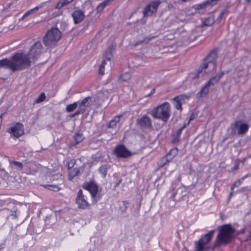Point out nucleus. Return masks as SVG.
I'll list each match as a JSON object with an SVG mask.
<instances>
[{
	"mask_svg": "<svg viewBox=\"0 0 251 251\" xmlns=\"http://www.w3.org/2000/svg\"><path fill=\"white\" fill-rule=\"evenodd\" d=\"M42 50L41 42H36L28 53L18 52L13 54L9 59L5 58L0 60V68L8 69L12 72L25 70L36 62Z\"/></svg>",
	"mask_w": 251,
	"mask_h": 251,
	"instance_id": "nucleus-1",
	"label": "nucleus"
},
{
	"mask_svg": "<svg viewBox=\"0 0 251 251\" xmlns=\"http://www.w3.org/2000/svg\"><path fill=\"white\" fill-rule=\"evenodd\" d=\"M235 232L230 224H225L219 227L218 234L216 238L218 246L226 245L231 242Z\"/></svg>",
	"mask_w": 251,
	"mask_h": 251,
	"instance_id": "nucleus-2",
	"label": "nucleus"
},
{
	"mask_svg": "<svg viewBox=\"0 0 251 251\" xmlns=\"http://www.w3.org/2000/svg\"><path fill=\"white\" fill-rule=\"evenodd\" d=\"M151 114L154 118L161 120L166 123L171 116L170 104L165 102L154 107L151 111Z\"/></svg>",
	"mask_w": 251,
	"mask_h": 251,
	"instance_id": "nucleus-3",
	"label": "nucleus"
},
{
	"mask_svg": "<svg viewBox=\"0 0 251 251\" xmlns=\"http://www.w3.org/2000/svg\"><path fill=\"white\" fill-rule=\"evenodd\" d=\"M217 52L215 50H212L206 57L204 59L202 64L198 68L196 76L194 78H198L202 77L206 73L209 64L215 65L216 62Z\"/></svg>",
	"mask_w": 251,
	"mask_h": 251,
	"instance_id": "nucleus-4",
	"label": "nucleus"
},
{
	"mask_svg": "<svg viewBox=\"0 0 251 251\" xmlns=\"http://www.w3.org/2000/svg\"><path fill=\"white\" fill-rule=\"evenodd\" d=\"M62 33L56 27L50 29L45 34L43 42L46 47L48 48L54 46L61 38Z\"/></svg>",
	"mask_w": 251,
	"mask_h": 251,
	"instance_id": "nucleus-5",
	"label": "nucleus"
},
{
	"mask_svg": "<svg viewBox=\"0 0 251 251\" xmlns=\"http://www.w3.org/2000/svg\"><path fill=\"white\" fill-rule=\"evenodd\" d=\"M214 232V230H210L208 233L202 235L198 241H195V251H204L205 246L210 242Z\"/></svg>",
	"mask_w": 251,
	"mask_h": 251,
	"instance_id": "nucleus-6",
	"label": "nucleus"
},
{
	"mask_svg": "<svg viewBox=\"0 0 251 251\" xmlns=\"http://www.w3.org/2000/svg\"><path fill=\"white\" fill-rule=\"evenodd\" d=\"M82 188L89 192L93 201L96 202L100 199V197L97 196L98 186L94 181L85 182Z\"/></svg>",
	"mask_w": 251,
	"mask_h": 251,
	"instance_id": "nucleus-7",
	"label": "nucleus"
},
{
	"mask_svg": "<svg viewBox=\"0 0 251 251\" xmlns=\"http://www.w3.org/2000/svg\"><path fill=\"white\" fill-rule=\"evenodd\" d=\"M8 133L16 138H19L24 134V127L23 124L16 122L7 129Z\"/></svg>",
	"mask_w": 251,
	"mask_h": 251,
	"instance_id": "nucleus-8",
	"label": "nucleus"
},
{
	"mask_svg": "<svg viewBox=\"0 0 251 251\" xmlns=\"http://www.w3.org/2000/svg\"><path fill=\"white\" fill-rule=\"evenodd\" d=\"M160 4V1L159 0L152 1L148 3L143 10V17L152 16L155 15Z\"/></svg>",
	"mask_w": 251,
	"mask_h": 251,
	"instance_id": "nucleus-9",
	"label": "nucleus"
},
{
	"mask_svg": "<svg viewBox=\"0 0 251 251\" xmlns=\"http://www.w3.org/2000/svg\"><path fill=\"white\" fill-rule=\"evenodd\" d=\"M75 203L79 209H86L89 207V204L87 201L86 197L83 194L82 191L79 190L75 198Z\"/></svg>",
	"mask_w": 251,
	"mask_h": 251,
	"instance_id": "nucleus-10",
	"label": "nucleus"
},
{
	"mask_svg": "<svg viewBox=\"0 0 251 251\" xmlns=\"http://www.w3.org/2000/svg\"><path fill=\"white\" fill-rule=\"evenodd\" d=\"M114 154L117 158H126L131 155V152L124 145L117 146L114 150Z\"/></svg>",
	"mask_w": 251,
	"mask_h": 251,
	"instance_id": "nucleus-11",
	"label": "nucleus"
},
{
	"mask_svg": "<svg viewBox=\"0 0 251 251\" xmlns=\"http://www.w3.org/2000/svg\"><path fill=\"white\" fill-rule=\"evenodd\" d=\"M249 126L247 124L243 123L241 120L236 121L231 125L232 129H237V133L239 135H242L246 133L249 130Z\"/></svg>",
	"mask_w": 251,
	"mask_h": 251,
	"instance_id": "nucleus-12",
	"label": "nucleus"
},
{
	"mask_svg": "<svg viewBox=\"0 0 251 251\" xmlns=\"http://www.w3.org/2000/svg\"><path fill=\"white\" fill-rule=\"evenodd\" d=\"M71 15L75 24L80 23L85 18L84 11L78 8L75 9L73 11Z\"/></svg>",
	"mask_w": 251,
	"mask_h": 251,
	"instance_id": "nucleus-13",
	"label": "nucleus"
},
{
	"mask_svg": "<svg viewBox=\"0 0 251 251\" xmlns=\"http://www.w3.org/2000/svg\"><path fill=\"white\" fill-rule=\"evenodd\" d=\"M137 124L142 128H148L152 127L151 120L146 115H144L137 121Z\"/></svg>",
	"mask_w": 251,
	"mask_h": 251,
	"instance_id": "nucleus-14",
	"label": "nucleus"
},
{
	"mask_svg": "<svg viewBox=\"0 0 251 251\" xmlns=\"http://www.w3.org/2000/svg\"><path fill=\"white\" fill-rule=\"evenodd\" d=\"M224 73L223 72H220L216 74L214 76L211 77L205 84L209 87L211 86H214L219 82V80L224 76Z\"/></svg>",
	"mask_w": 251,
	"mask_h": 251,
	"instance_id": "nucleus-15",
	"label": "nucleus"
},
{
	"mask_svg": "<svg viewBox=\"0 0 251 251\" xmlns=\"http://www.w3.org/2000/svg\"><path fill=\"white\" fill-rule=\"evenodd\" d=\"M68 171V179L72 180L75 176L80 174V169L79 168H74Z\"/></svg>",
	"mask_w": 251,
	"mask_h": 251,
	"instance_id": "nucleus-16",
	"label": "nucleus"
},
{
	"mask_svg": "<svg viewBox=\"0 0 251 251\" xmlns=\"http://www.w3.org/2000/svg\"><path fill=\"white\" fill-rule=\"evenodd\" d=\"M211 4L208 0L198 4H195L192 6V9L195 11L202 10L204 9L207 6Z\"/></svg>",
	"mask_w": 251,
	"mask_h": 251,
	"instance_id": "nucleus-17",
	"label": "nucleus"
},
{
	"mask_svg": "<svg viewBox=\"0 0 251 251\" xmlns=\"http://www.w3.org/2000/svg\"><path fill=\"white\" fill-rule=\"evenodd\" d=\"M184 96H183V95L178 96L175 97L173 99V100L174 101V106L176 109L180 110V111H182V108L181 103L180 102V98Z\"/></svg>",
	"mask_w": 251,
	"mask_h": 251,
	"instance_id": "nucleus-18",
	"label": "nucleus"
},
{
	"mask_svg": "<svg viewBox=\"0 0 251 251\" xmlns=\"http://www.w3.org/2000/svg\"><path fill=\"white\" fill-rule=\"evenodd\" d=\"M209 88L206 84L201 87L200 91L197 94L198 98H202L206 95L209 91Z\"/></svg>",
	"mask_w": 251,
	"mask_h": 251,
	"instance_id": "nucleus-19",
	"label": "nucleus"
},
{
	"mask_svg": "<svg viewBox=\"0 0 251 251\" xmlns=\"http://www.w3.org/2000/svg\"><path fill=\"white\" fill-rule=\"evenodd\" d=\"M175 156H173L172 154L168 152L165 156L163 157L161 160V166H163L166 164H168L170 161H171Z\"/></svg>",
	"mask_w": 251,
	"mask_h": 251,
	"instance_id": "nucleus-20",
	"label": "nucleus"
},
{
	"mask_svg": "<svg viewBox=\"0 0 251 251\" xmlns=\"http://www.w3.org/2000/svg\"><path fill=\"white\" fill-rule=\"evenodd\" d=\"M91 97L88 96L83 99L79 103L78 106V109L81 112L84 113L86 110V103L88 101V100L90 99Z\"/></svg>",
	"mask_w": 251,
	"mask_h": 251,
	"instance_id": "nucleus-21",
	"label": "nucleus"
},
{
	"mask_svg": "<svg viewBox=\"0 0 251 251\" xmlns=\"http://www.w3.org/2000/svg\"><path fill=\"white\" fill-rule=\"evenodd\" d=\"M122 116L121 115H119L115 116L110 121L108 125V127L113 128L119 122L120 117Z\"/></svg>",
	"mask_w": 251,
	"mask_h": 251,
	"instance_id": "nucleus-22",
	"label": "nucleus"
},
{
	"mask_svg": "<svg viewBox=\"0 0 251 251\" xmlns=\"http://www.w3.org/2000/svg\"><path fill=\"white\" fill-rule=\"evenodd\" d=\"M45 189L51 190L54 192H58L60 190V187L58 185L54 184H46L43 185Z\"/></svg>",
	"mask_w": 251,
	"mask_h": 251,
	"instance_id": "nucleus-23",
	"label": "nucleus"
},
{
	"mask_svg": "<svg viewBox=\"0 0 251 251\" xmlns=\"http://www.w3.org/2000/svg\"><path fill=\"white\" fill-rule=\"evenodd\" d=\"M116 47V44H112L110 47L108 48V51L106 52L105 54V60H110L112 56V51L114 50V48Z\"/></svg>",
	"mask_w": 251,
	"mask_h": 251,
	"instance_id": "nucleus-24",
	"label": "nucleus"
},
{
	"mask_svg": "<svg viewBox=\"0 0 251 251\" xmlns=\"http://www.w3.org/2000/svg\"><path fill=\"white\" fill-rule=\"evenodd\" d=\"M84 138L83 135L79 132L76 133L74 136V139L75 144H78L82 142Z\"/></svg>",
	"mask_w": 251,
	"mask_h": 251,
	"instance_id": "nucleus-25",
	"label": "nucleus"
},
{
	"mask_svg": "<svg viewBox=\"0 0 251 251\" xmlns=\"http://www.w3.org/2000/svg\"><path fill=\"white\" fill-rule=\"evenodd\" d=\"M129 205V203L127 201H121L119 204V209L122 213H125L126 211L127 207Z\"/></svg>",
	"mask_w": 251,
	"mask_h": 251,
	"instance_id": "nucleus-26",
	"label": "nucleus"
},
{
	"mask_svg": "<svg viewBox=\"0 0 251 251\" xmlns=\"http://www.w3.org/2000/svg\"><path fill=\"white\" fill-rule=\"evenodd\" d=\"M110 1H111L109 0H104L100 2L96 7L97 11L98 12H101Z\"/></svg>",
	"mask_w": 251,
	"mask_h": 251,
	"instance_id": "nucleus-27",
	"label": "nucleus"
},
{
	"mask_svg": "<svg viewBox=\"0 0 251 251\" xmlns=\"http://www.w3.org/2000/svg\"><path fill=\"white\" fill-rule=\"evenodd\" d=\"M188 126V124H185L182 127H180L177 130L174 135H173V138L175 139L176 138L178 139L180 136L182 130Z\"/></svg>",
	"mask_w": 251,
	"mask_h": 251,
	"instance_id": "nucleus-28",
	"label": "nucleus"
},
{
	"mask_svg": "<svg viewBox=\"0 0 251 251\" xmlns=\"http://www.w3.org/2000/svg\"><path fill=\"white\" fill-rule=\"evenodd\" d=\"M131 77V74L129 72H126L120 75L119 79L122 81H127Z\"/></svg>",
	"mask_w": 251,
	"mask_h": 251,
	"instance_id": "nucleus-29",
	"label": "nucleus"
},
{
	"mask_svg": "<svg viewBox=\"0 0 251 251\" xmlns=\"http://www.w3.org/2000/svg\"><path fill=\"white\" fill-rule=\"evenodd\" d=\"M78 102H75L73 103L70 104L66 107V111L67 112H71L75 110L77 107Z\"/></svg>",
	"mask_w": 251,
	"mask_h": 251,
	"instance_id": "nucleus-30",
	"label": "nucleus"
},
{
	"mask_svg": "<svg viewBox=\"0 0 251 251\" xmlns=\"http://www.w3.org/2000/svg\"><path fill=\"white\" fill-rule=\"evenodd\" d=\"M42 7V5L37 6L34 8L28 10L25 13V16H28L30 15L33 14L35 12L37 11L40 8Z\"/></svg>",
	"mask_w": 251,
	"mask_h": 251,
	"instance_id": "nucleus-31",
	"label": "nucleus"
},
{
	"mask_svg": "<svg viewBox=\"0 0 251 251\" xmlns=\"http://www.w3.org/2000/svg\"><path fill=\"white\" fill-rule=\"evenodd\" d=\"M214 19L213 17L206 18L203 22V25L205 26H210L214 23Z\"/></svg>",
	"mask_w": 251,
	"mask_h": 251,
	"instance_id": "nucleus-32",
	"label": "nucleus"
},
{
	"mask_svg": "<svg viewBox=\"0 0 251 251\" xmlns=\"http://www.w3.org/2000/svg\"><path fill=\"white\" fill-rule=\"evenodd\" d=\"M9 162L10 164H13L19 171H21L23 168V164L20 162H18L15 160H9Z\"/></svg>",
	"mask_w": 251,
	"mask_h": 251,
	"instance_id": "nucleus-33",
	"label": "nucleus"
},
{
	"mask_svg": "<svg viewBox=\"0 0 251 251\" xmlns=\"http://www.w3.org/2000/svg\"><path fill=\"white\" fill-rule=\"evenodd\" d=\"M99 171L103 177H105L107 171V168L106 165H101L99 168Z\"/></svg>",
	"mask_w": 251,
	"mask_h": 251,
	"instance_id": "nucleus-34",
	"label": "nucleus"
},
{
	"mask_svg": "<svg viewBox=\"0 0 251 251\" xmlns=\"http://www.w3.org/2000/svg\"><path fill=\"white\" fill-rule=\"evenodd\" d=\"M106 64V60H103L100 66L99 69V73L100 75H103L104 74V68H105V65Z\"/></svg>",
	"mask_w": 251,
	"mask_h": 251,
	"instance_id": "nucleus-35",
	"label": "nucleus"
},
{
	"mask_svg": "<svg viewBox=\"0 0 251 251\" xmlns=\"http://www.w3.org/2000/svg\"><path fill=\"white\" fill-rule=\"evenodd\" d=\"M46 97L44 93H42L40 96L35 100V102L37 103H40L43 101Z\"/></svg>",
	"mask_w": 251,
	"mask_h": 251,
	"instance_id": "nucleus-36",
	"label": "nucleus"
},
{
	"mask_svg": "<svg viewBox=\"0 0 251 251\" xmlns=\"http://www.w3.org/2000/svg\"><path fill=\"white\" fill-rule=\"evenodd\" d=\"M240 160L237 159L235 161L234 165L233 167L231 168V170L232 172L237 171L239 169V165H240Z\"/></svg>",
	"mask_w": 251,
	"mask_h": 251,
	"instance_id": "nucleus-37",
	"label": "nucleus"
},
{
	"mask_svg": "<svg viewBox=\"0 0 251 251\" xmlns=\"http://www.w3.org/2000/svg\"><path fill=\"white\" fill-rule=\"evenodd\" d=\"M62 175L60 173H57L55 175H52L51 176V180H58L60 179Z\"/></svg>",
	"mask_w": 251,
	"mask_h": 251,
	"instance_id": "nucleus-38",
	"label": "nucleus"
},
{
	"mask_svg": "<svg viewBox=\"0 0 251 251\" xmlns=\"http://www.w3.org/2000/svg\"><path fill=\"white\" fill-rule=\"evenodd\" d=\"M75 164V159H71L70 160V161L68 162L67 168L68 170H71L72 169L74 165Z\"/></svg>",
	"mask_w": 251,
	"mask_h": 251,
	"instance_id": "nucleus-39",
	"label": "nucleus"
},
{
	"mask_svg": "<svg viewBox=\"0 0 251 251\" xmlns=\"http://www.w3.org/2000/svg\"><path fill=\"white\" fill-rule=\"evenodd\" d=\"M155 36H149V37H146L144 38L143 40H142L143 44H147L150 41L155 38Z\"/></svg>",
	"mask_w": 251,
	"mask_h": 251,
	"instance_id": "nucleus-40",
	"label": "nucleus"
},
{
	"mask_svg": "<svg viewBox=\"0 0 251 251\" xmlns=\"http://www.w3.org/2000/svg\"><path fill=\"white\" fill-rule=\"evenodd\" d=\"M243 182V181L242 180V179L240 178L238 179L237 181H235L232 185L234 188L238 187L241 185Z\"/></svg>",
	"mask_w": 251,
	"mask_h": 251,
	"instance_id": "nucleus-41",
	"label": "nucleus"
},
{
	"mask_svg": "<svg viewBox=\"0 0 251 251\" xmlns=\"http://www.w3.org/2000/svg\"><path fill=\"white\" fill-rule=\"evenodd\" d=\"M251 191V188L250 186H246L242 187L241 189L239 190V192L241 193H244L246 191ZM238 191H237L236 192L237 193Z\"/></svg>",
	"mask_w": 251,
	"mask_h": 251,
	"instance_id": "nucleus-42",
	"label": "nucleus"
},
{
	"mask_svg": "<svg viewBox=\"0 0 251 251\" xmlns=\"http://www.w3.org/2000/svg\"><path fill=\"white\" fill-rule=\"evenodd\" d=\"M169 152L172 154L173 156L175 157L177 154L178 150L176 148H173L170 150Z\"/></svg>",
	"mask_w": 251,
	"mask_h": 251,
	"instance_id": "nucleus-43",
	"label": "nucleus"
},
{
	"mask_svg": "<svg viewBox=\"0 0 251 251\" xmlns=\"http://www.w3.org/2000/svg\"><path fill=\"white\" fill-rule=\"evenodd\" d=\"M195 117H196V115H195V113H192L190 115V117H189V120H188V122H187V123H186V124H188V125H189V124H190V122L191 121L193 120L195 118Z\"/></svg>",
	"mask_w": 251,
	"mask_h": 251,
	"instance_id": "nucleus-44",
	"label": "nucleus"
},
{
	"mask_svg": "<svg viewBox=\"0 0 251 251\" xmlns=\"http://www.w3.org/2000/svg\"><path fill=\"white\" fill-rule=\"evenodd\" d=\"M249 158H251V155H248L247 157H246L245 158H244L241 162L242 164V165H248V164L246 163V160L249 159Z\"/></svg>",
	"mask_w": 251,
	"mask_h": 251,
	"instance_id": "nucleus-45",
	"label": "nucleus"
},
{
	"mask_svg": "<svg viewBox=\"0 0 251 251\" xmlns=\"http://www.w3.org/2000/svg\"><path fill=\"white\" fill-rule=\"evenodd\" d=\"M83 113L82 112H81L78 109L75 113L72 114L70 116L71 117H75L76 116H77L78 115H79L80 114H82Z\"/></svg>",
	"mask_w": 251,
	"mask_h": 251,
	"instance_id": "nucleus-46",
	"label": "nucleus"
},
{
	"mask_svg": "<svg viewBox=\"0 0 251 251\" xmlns=\"http://www.w3.org/2000/svg\"><path fill=\"white\" fill-rule=\"evenodd\" d=\"M155 88L152 89L151 91V92L149 94L145 96L144 97L145 98H148V97H149L151 96L152 95H153L155 93Z\"/></svg>",
	"mask_w": 251,
	"mask_h": 251,
	"instance_id": "nucleus-47",
	"label": "nucleus"
},
{
	"mask_svg": "<svg viewBox=\"0 0 251 251\" xmlns=\"http://www.w3.org/2000/svg\"><path fill=\"white\" fill-rule=\"evenodd\" d=\"M141 44H143V43L142 42V40H139L137 42H135L133 45L134 47H137V46L139 45H141Z\"/></svg>",
	"mask_w": 251,
	"mask_h": 251,
	"instance_id": "nucleus-48",
	"label": "nucleus"
},
{
	"mask_svg": "<svg viewBox=\"0 0 251 251\" xmlns=\"http://www.w3.org/2000/svg\"><path fill=\"white\" fill-rule=\"evenodd\" d=\"M251 176V174H250V173L249 174H247L246 175H245L244 176H243V177H242L241 178L242 179L243 181H244V180L245 178L250 176Z\"/></svg>",
	"mask_w": 251,
	"mask_h": 251,
	"instance_id": "nucleus-49",
	"label": "nucleus"
},
{
	"mask_svg": "<svg viewBox=\"0 0 251 251\" xmlns=\"http://www.w3.org/2000/svg\"><path fill=\"white\" fill-rule=\"evenodd\" d=\"M234 193L230 192L228 197V200L229 201L231 199V198L233 196Z\"/></svg>",
	"mask_w": 251,
	"mask_h": 251,
	"instance_id": "nucleus-50",
	"label": "nucleus"
},
{
	"mask_svg": "<svg viewBox=\"0 0 251 251\" xmlns=\"http://www.w3.org/2000/svg\"><path fill=\"white\" fill-rule=\"evenodd\" d=\"M224 13L223 12H221L218 17V20H220L222 18V17L224 15Z\"/></svg>",
	"mask_w": 251,
	"mask_h": 251,
	"instance_id": "nucleus-51",
	"label": "nucleus"
},
{
	"mask_svg": "<svg viewBox=\"0 0 251 251\" xmlns=\"http://www.w3.org/2000/svg\"><path fill=\"white\" fill-rule=\"evenodd\" d=\"M247 240L251 241V232H249V235L247 238Z\"/></svg>",
	"mask_w": 251,
	"mask_h": 251,
	"instance_id": "nucleus-52",
	"label": "nucleus"
},
{
	"mask_svg": "<svg viewBox=\"0 0 251 251\" xmlns=\"http://www.w3.org/2000/svg\"><path fill=\"white\" fill-rule=\"evenodd\" d=\"M234 187L232 185H231L230 188V192L234 193Z\"/></svg>",
	"mask_w": 251,
	"mask_h": 251,
	"instance_id": "nucleus-53",
	"label": "nucleus"
},
{
	"mask_svg": "<svg viewBox=\"0 0 251 251\" xmlns=\"http://www.w3.org/2000/svg\"><path fill=\"white\" fill-rule=\"evenodd\" d=\"M2 114H1V115L0 116V126H1V123H2Z\"/></svg>",
	"mask_w": 251,
	"mask_h": 251,
	"instance_id": "nucleus-54",
	"label": "nucleus"
},
{
	"mask_svg": "<svg viewBox=\"0 0 251 251\" xmlns=\"http://www.w3.org/2000/svg\"><path fill=\"white\" fill-rule=\"evenodd\" d=\"M121 181H122V178H120L118 182L117 183L116 185V187L121 182Z\"/></svg>",
	"mask_w": 251,
	"mask_h": 251,
	"instance_id": "nucleus-55",
	"label": "nucleus"
},
{
	"mask_svg": "<svg viewBox=\"0 0 251 251\" xmlns=\"http://www.w3.org/2000/svg\"><path fill=\"white\" fill-rule=\"evenodd\" d=\"M27 16H25V14L24 15L20 18V20H23Z\"/></svg>",
	"mask_w": 251,
	"mask_h": 251,
	"instance_id": "nucleus-56",
	"label": "nucleus"
},
{
	"mask_svg": "<svg viewBox=\"0 0 251 251\" xmlns=\"http://www.w3.org/2000/svg\"><path fill=\"white\" fill-rule=\"evenodd\" d=\"M25 173L26 174H29L31 173V172H30V171H27L25 172Z\"/></svg>",
	"mask_w": 251,
	"mask_h": 251,
	"instance_id": "nucleus-57",
	"label": "nucleus"
},
{
	"mask_svg": "<svg viewBox=\"0 0 251 251\" xmlns=\"http://www.w3.org/2000/svg\"><path fill=\"white\" fill-rule=\"evenodd\" d=\"M246 1L248 3H250L251 2V0H246Z\"/></svg>",
	"mask_w": 251,
	"mask_h": 251,
	"instance_id": "nucleus-58",
	"label": "nucleus"
},
{
	"mask_svg": "<svg viewBox=\"0 0 251 251\" xmlns=\"http://www.w3.org/2000/svg\"><path fill=\"white\" fill-rule=\"evenodd\" d=\"M250 187L251 188V185Z\"/></svg>",
	"mask_w": 251,
	"mask_h": 251,
	"instance_id": "nucleus-59",
	"label": "nucleus"
}]
</instances>
